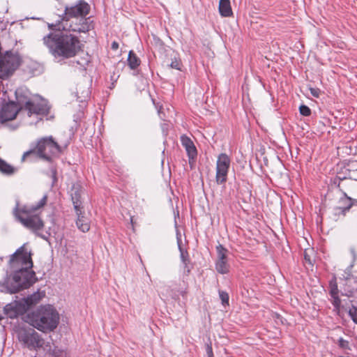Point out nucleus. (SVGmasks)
Returning <instances> with one entry per match:
<instances>
[{
  "label": "nucleus",
  "mask_w": 357,
  "mask_h": 357,
  "mask_svg": "<svg viewBox=\"0 0 357 357\" xmlns=\"http://www.w3.org/2000/svg\"><path fill=\"white\" fill-rule=\"evenodd\" d=\"M89 11L90 6L80 0L75 6H66L63 15L59 16V23L48 24V26L53 30L86 33L93 28V21L86 17Z\"/></svg>",
  "instance_id": "f03ea898"
},
{
  "label": "nucleus",
  "mask_w": 357,
  "mask_h": 357,
  "mask_svg": "<svg viewBox=\"0 0 357 357\" xmlns=\"http://www.w3.org/2000/svg\"><path fill=\"white\" fill-rule=\"evenodd\" d=\"M350 253L351 254L354 260H356L357 258V253L356 251V248L354 246L350 247L349 248Z\"/></svg>",
  "instance_id": "7c9ffc66"
},
{
  "label": "nucleus",
  "mask_w": 357,
  "mask_h": 357,
  "mask_svg": "<svg viewBox=\"0 0 357 357\" xmlns=\"http://www.w3.org/2000/svg\"><path fill=\"white\" fill-rule=\"evenodd\" d=\"M329 294L332 298V304L336 310H338L341 305V300L339 298V289L337 287L336 279H334L330 282Z\"/></svg>",
  "instance_id": "4468645a"
},
{
  "label": "nucleus",
  "mask_w": 357,
  "mask_h": 357,
  "mask_svg": "<svg viewBox=\"0 0 357 357\" xmlns=\"http://www.w3.org/2000/svg\"><path fill=\"white\" fill-rule=\"evenodd\" d=\"M181 66H182V64L181 63V61L176 58L174 60H172V61L171 62V64H170L171 68L176 69V70H181Z\"/></svg>",
  "instance_id": "bb28decb"
},
{
  "label": "nucleus",
  "mask_w": 357,
  "mask_h": 357,
  "mask_svg": "<svg viewBox=\"0 0 357 357\" xmlns=\"http://www.w3.org/2000/svg\"><path fill=\"white\" fill-rule=\"evenodd\" d=\"M339 346L341 348H347L348 346V342L340 337L338 340Z\"/></svg>",
  "instance_id": "c756f323"
},
{
  "label": "nucleus",
  "mask_w": 357,
  "mask_h": 357,
  "mask_svg": "<svg viewBox=\"0 0 357 357\" xmlns=\"http://www.w3.org/2000/svg\"><path fill=\"white\" fill-rule=\"evenodd\" d=\"M45 352H49L51 357H69V354L66 350L59 349L58 347H54L53 349H52L51 347L50 351L47 350L45 351Z\"/></svg>",
  "instance_id": "5701e85b"
},
{
  "label": "nucleus",
  "mask_w": 357,
  "mask_h": 357,
  "mask_svg": "<svg viewBox=\"0 0 357 357\" xmlns=\"http://www.w3.org/2000/svg\"><path fill=\"white\" fill-rule=\"evenodd\" d=\"M17 104L9 102L2 105L0 110L1 122L12 121L15 119L19 112H25L29 116L31 115L45 116L49 112L50 107L45 99L39 97L22 98L17 96Z\"/></svg>",
  "instance_id": "20e7f679"
},
{
  "label": "nucleus",
  "mask_w": 357,
  "mask_h": 357,
  "mask_svg": "<svg viewBox=\"0 0 357 357\" xmlns=\"http://www.w3.org/2000/svg\"><path fill=\"white\" fill-rule=\"evenodd\" d=\"M343 282V287H341V294L342 296L347 297H351L354 295V288L351 286V280L347 278L346 280H342Z\"/></svg>",
  "instance_id": "412c9836"
},
{
  "label": "nucleus",
  "mask_w": 357,
  "mask_h": 357,
  "mask_svg": "<svg viewBox=\"0 0 357 357\" xmlns=\"http://www.w3.org/2000/svg\"><path fill=\"white\" fill-rule=\"evenodd\" d=\"M112 48L113 50H117L119 48V43L116 41H114L112 43Z\"/></svg>",
  "instance_id": "72a5a7b5"
},
{
  "label": "nucleus",
  "mask_w": 357,
  "mask_h": 357,
  "mask_svg": "<svg viewBox=\"0 0 357 357\" xmlns=\"http://www.w3.org/2000/svg\"><path fill=\"white\" fill-rule=\"evenodd\" d=\"M309 91L312 96L315 98H319L321 93V91L318 88L309 87Z\"/></svg>",
  "instance_id": "cd10ccee"
},
{
  "label": "nucleus",
  "mask_w": 357,
  "mask_h": 357,
  "mask_svg": "<svg viewBox=\"0 0 357 357\" xmlns=\"http://www.w3.org/2000/svg\"><path fill=\"white\" fill-rule=\"evenodd\" d=\"M44 296V293L38 291L33 293L27 298L22 299V301L24 303H26V309L28 310L32 305H34L36 303H38Z\"/></svg>",
  "instance_id": "a211bd4d"
},
{
  "label": "nucleus",
  "mask_w": 357,
  "mask_h": 357,
  "mask_svg": "<svg viewBox=\"0 0 357 357\" xmlns=\"http://www.w3.org/2000/svg\"><path fill=\"white\" fill-rule=\"evenodd\" d=\"M206 353L208 357H213V351L211 345L207 344Z\"/></svg>",
  "instance_id": "473e14b6"
},
{
  "label": "nucleus",
  "mask_w": 357,
  "mask_h": 357,
  "mask_svg": "<svg viewBox=\"0 0 357 357\" xmlns=\"http://www.w3.org/2000/svg\"><path fill=\"white\" fill-rule=\"evenodd\" d=\"M160 110H161V108L158 110V114H159L160 117L162 119H164V117L162 116V112H161V111H160Z\"/></svg>",
  "instance_id": "c9c22d12"
},
{
  "label": "nucleus",
  "mask_w": 357,
  "mask_h": 357,
  "mask_svg": "<svg viewBox=\"0 0 357 357\" xmlns=\"http://www.w3.org/2000/svg\"><path fill=\"white\" fill-rule=\"evenodd\" d=\"M230 164L231 160L226 153H220L218 156L215 174V181L217 184L222 185L227 181Z\"/></svg>",
  "instance_id": "9d476101"
},
{
  "label": "nucleus",
  "mask_w": 357,
  "mask_h": 357,
  "mask_svg": "<svg viewBox=\"0 0 357 357\" xmlns=\"http://www.w3.org/2000/svg\"><path fill=\"white\" fill-rule=\"evenodd\" d=\"M216 251L215 269L220 274H226L229 271V264L227 261L229 251L221 244L216 246Z\"/></svg>",
  "instance_id": "9b49d317"
},
{
  "label": "nucleus",
  "mask_w": 357,
  "mask_h": 357,
  "mask_svg": "<svg viewBox=\"0 0 357 357\" xmlns=\"http://www.w3.org/2000/svg\"><path fill=\"white\" fill-rule=\"evenodd\" d=\"M299 111L301 114L305 116H308L311 114L310 109L307 106L304 105L300 106Z\"/></svg>",
  "instance_id": "393cba45"
},
{
  "label": "nucleus",
  "mask_w": 357,
  "mask_h": 357,
  "mask_svg": "<svg viewBox=\"0 0 357 357\" xmlns=\"http://www.w3.org/2000/svg\"><path fill=\"white\" fill-rule=\"evenodd\" d=\"M128 63L131 69H135L140 64L139 59L136 56V54L132 51H130L129 52Z\"/></svg>",
  "instance_id": "4be33fe9"
},
{
  "label": "nucleus",
  "mask_w": 357,
  "mask_h": 357,
  "mask_svg": "<svg viewBox=\"0 0 357 357\" xmlns=\"http://www.w3.org/2000/svg\"><path fill=\"white\" fill-rule=\"evenodd\" d=\"M0 171L3 174H12L14 173L15 169L11 165L0 158Z\"/></svg>",
  "instance_id": "b1692460"
},
{
  "label": "nucleus",
  "mask_w": 357,
  "mask_h": 357,
  "mask_svg": "<svg viewBox=\"0 0 357 357\" xmlns=\"http://www.w3.org/2000/svg\"><path fill=\"white\" fill-rule=\"evenodd\" d=\"M219 296L223 305H228L229 303V295L225 291H219Z\"/></svg>",
  "instance_id": "a878e982"
},
{
  "label": "nucleus",
  "mask_w": 357,
  "mask_h": 357,
  "mask_svg": "<svg viewBox=\"0 0 357 357\" xmlns=\"http://www.w3.org/2000/svg\"><path fill=\"white\" fill-rule=\"evenodd\" d=\"M219 11L222 16L229 17L232 15V10L229 0H220Z\"/></svg>",
  "instance_id": "6ab92c4d"
},
{
  "label": "nucleus",
  "mask_w": 357,
  "mask_h": 357,
  "mask_svg": "<svg viewBox=\"0 0 357 357\" xmlns=\"http://www.w3.org/2000/svg\"><path fill=\"white\" fill-rule=\"evenodd\" d=\"M26 321L40 331H52L59 324V314L52 305H43L28 314Z\"/></svg>",
  "instance_id": "423d86ee"
},
{
  "label": "nucleus",
  "mask_w": 357,
  "mask_h": 357,
  "mask_svg": "<svg viewBox=\"0 0 357 357\" xmlns=\"http://www.w3.org/2000/svg\"><path fill=\"white\" fill-rule=\"evenodd\" d=\"M61 153V146L52 136L45 137L36 141V146L24 153L21 161L26 160L34 162L38 159L51 162L54 158H58Z\"/></svg>",
  "instance_id": "39448f33"
},
{
  "label": "nucleus",
  "mask_w": 357,
  "mask_h": 357,
  "mask_svg": "<svg viewBox=\"0 0 357 357\" xmlns=\"http://www.w3.org/2000/svg\"><path fill=\"white\" fill-rule=\"evenodd\" d=\"M9 263L13 272L8 282V289L10 293L27 289L36 282V273L32 270L31 254L24 245L19 248L11 255Z\"/></svg>",
  "instance_id": "f257e3e1"
},
{
  "label": "nucleus",
  "mask_w": 357,
  "mask_h": 357,
  "mask_svg": "<svg viewBox=\"0 0 357 357\" xmlns=\"http://www.w3.org/2000/svg\"><path fill=\"white\" fill-rule=\"evenodd\" d=\"M178 248L180 251V257L181 260L183 264L184 272L188 275L190 271V268L189 267L190 259L189 255L186 250L181 248L180 243H178Z\"/></svg>",
  "instance_id": "aec40b11"
},
{
  "label": "nucleus",
  "mask_w": 357,
  "mask_h": 357,
  "mask_svg": "<svg viewBox=\"0 0 357 357\" xmlns=\"http://www.w3.org/2000/svg\"><path fill=\"white\" fill-rule=\"evenodd\" d=\"M26 310V305L22 300L8 303L4 307V312L10 318H15L20 314H23Z\"/></svg>",
  "instance_id": "f8f14e48"
},
{
  "label": "nucleus",
  "mask_w": 357,
  "mask_h": 357,
  "mask_svg": "<svg viewBox=\"0 0 357 357\" xmlns=\"http://www.w3.org/2000/svg\"><path fill=\"white\" fill-rule=\"evenodd\" d=\"M20 64L17 55L6 54L0 58V79H5L11 76Z\"/></svg>",
  "instance_id": "1a4fd4ad"
},
{
  "label": "nucleus",
  "mask_w": 357,
  "mask_h": 357,
  "mask_svg": "<svg viewBox=\"0 0 357 357\" xmlns=\"http://www.w3.org/2000/svg\"><path fill=\"white\" fill-rule=\"evenodd\" d=\"M356 308H354V311L352 310H350L349 312V314L351 317L354 322V320L357 319V317L356 316Z\"/></svg>",
  "instance_id": "2f4dec72"
},
{
  "label": "nucleus",
  "mask_w": 357,
  "mask_h": 357,
  "mask_svg": "<svg viewBox=\"0 0 357 357\" xmlns=\"http://www.w3.org/2000/svg\"><path fill=\"white\" fill-rule=\"evenodd\" d=\"M339 203L340 205L335 208L336 211H337V213H342L344 215L351 208L353 205L352 199L347 197L346 194H344L343 197L340 199Z\"/></svg>",
  "instance_id": "f3484780"
},
{
  "label": "nucleus",
  "mask_w": 357,
  "mask_h": 357,
  "mask_svg": "<svg viewBox=\"0 0 357 357\" xmlns=\"http://www.w3.org/2000/svg\"><path fill=\"white\" fill-rule=\"evenodd\" d=\"M43 40L51 55L59 61L73 58L82 50L78 37L68 33H50Z\"/></svg>",
  "instance_id": "7ed1b4c3"
},
{
  "label": "nucleus",
  "mask_w": 357,
  "mask_h": 357,
  "mask_svg": "<svg viewBox=\"0 0 357 357\" xmlns=\"http://www.w3.org/2000/svg\"><path fill=\"white\" fill-rule=\"evenodd\" d=\"M130 223L134 229V222H133V216H130Z\"/></svg>",
  "instance_id": "f704fd0d"
},
{
  "label": "nucleus",
  "mask_w": 357,
  "mask_h": 357,
  "mask_svg": "<svg viewBox=\"0 0 357 357\" xmlns=\"http://www.w3.org/2000/svg\"><path fill=\"white\" fill-rule=\"evenodd\" d=\"M309 252H312V250H305V252H304V259L305 260V261L308 262L309 264H312V259H311L310 257V255L309 254Z\"/></svg>",
  "instance_id": "c85d7f7f"
},
{
  "label": "nucleus",
  "mask_w": 357,
  "mask_h": 357,
  "mask_svg": "<svg viewBox=\"0 0 357 357\" xmlns=\"http://www.w3.org/2000/svg\"><path fill=\"white\" fill-rule=\"evenodd\" d=\"M82 188L79 184L77 183L73 185L72 189L70 190V195L75 211H78V209L80 208V206L82 204Z\"/></svg>",
  "instance_id": "2eb2a0df"
},
{
  "label": "nucleus",
  "mask_w": 357,
  "mask_h": 357,
  "mask_svg": "<svg viewBox=\"0 0 357 357\" xmlns=\"http://www.w3.org/2000/svg\"><path fill=\"white\" fill-rule=\"evenodd\" d=\"M183 146L185 149L190 160L197 157V151L193 142L187 136L183 135L181 137Z\"/></svg>",
  "instance_id": "ddd939ff"
},
{
  "label": "nucleus",
  "mask_w": 357,
  "mask_h": 357,
  "mask_svg": "<svg viewBox=\"0 0 357 357\" xmlns=\"http://www.w3.org/2000/svg\"><path fill=\"white\" fill-rule=\"evenodd\" d=\"M17 337L20 342L30 350L43 351L50 350L51 345L33 328H21L17 331Z\"/></svg>",
  "instance_id": "6e6552de"
},
{
  "label": "nucleus",
  "mask_w": 357,
  "mask_h": 357,
  "mask_svg": "<svg viewBox=\"0 0 357 357\" xmlns=\"http://www.w3.org/2000/svg\"><path fill=\"white\" fill-rule=\"evenodd\" d=\"M47 199V195H44L36 205L24 206L21 208H19L17 204L13 214L23 226L33 232H37L44 227V222L38 215L33 213L46 204Z\"/></svg>",
  "instance_id": "0eeeda50"
},
{
  "label": "nucleus",
  "mask_w": 357,
  "mask_h": 357,
  "mask_svg": "<svg viewBox=\"0 0 357 357\" xmlns=\"http://www.w3.org/2000/svg\"><path fill=\"white\" fill-rule=\"evenodd\" d=\"M75 212L77 216L76 221L77 228L82 232L88 231L90 229L89 220L84 215L80 208L75 211Z\"/></svg>",
  "instance_id": "dca6fc26"
},
{
  "label": "nucleus",
  "mask_w": 357,
  "mask_h": 357,
  "mask_svg": "<svg viewBox=\"0 0 357 357\" xmlns=\"http://www.w3.org/2000/svg\"><path fill=\"white\" fill-rule=\"evenodd\" d=\"M354 323H356L357 324V319L354 320Z\"/></svg>",
  "instance_id": "e433bc0d"
}]
</instances>
